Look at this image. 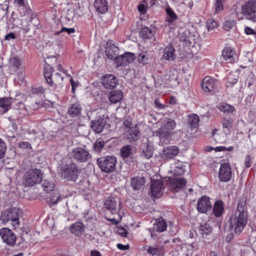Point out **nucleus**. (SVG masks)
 Instances as JSON below:
<instances>
[{
  "label": "nucleus",
  "instance_id": "nucleus-27",
  "mask_svg": "<svg viewBox=\"0 0 256 256\" xmlns=\"http://www.w3.org/2000/svg\"><path fill=\"white\" fill-rule=\"evenodd\" d=\"M106 124V120L102 118H100L97 120L91 121L92 128L95 132L98 134H100L102 131Z\"/></svg>",
  "mask_w": 256,
  "mask_h": 256
},
{
  "label": "nucleus",
  "instance_id": "nucleus-36",
  "mask_svg": "<svg viewBox=\"0 0 256 256\" xmlns=\"http://www.w3.org/2000/svg\"><path fill=\"white\" fill-rule=\"evenodd\" d=\"M128 136L127 138L130 141H136L138 138V135L140 134L138 128L137 126L130 128L128 130H125Z\"/></svg>",
  "mask_w": 256,
  "mask_h": 256
},
{
  "label": "nucleus",
  "instance_id": "nucleus-48",
  "mask_svg": "<svg viewBox=\"0 0 256 256\" xmlns=\"http://www.w3.org/2000/svg\"><path fill=\"white\" fill-rule=\"evenodd\" d=\"M224 0H216L214 4L216 13L220 12L224 9L223 4Z\"/></svg>",
  "mask_w": 256,
  "mask_h": 256
},
{
  "label": "nucleus",
  "instance_id": "nucleus-47",
  "mask_svg": "<svg viewBox=\"0 0 256 256\" xmlns=\"http://www.w3.org/2000/svg\"><path fill=\"white\" fill-rule=\"evenodd\" d=\"M138 59L139 63L143 65L146 64L149 60L148 55L146 52L140 53L138 54Z\"/></svg>",
  "mask_w": 256,
  "mask_h": 256
},
{
  "label": "nucleus",
  "instance_id": "nucleus-8",
  "mask_svg": "<svg viewBox=\"0 0 256 256\" xmlns=\"http://www.w3.org/2000/svg\"><path fill=\"white\" fill-rule=\"evenodd\" d=\"M0 220L3 224L11 222L12 226H18L20 224L18 210L14 208L2 212Z\"/></svg>",
  "mask_w": 256,
  "mask_h": 256
},
{
  "label": "nucleus",
  "instance_id": "nucleus-18",
  "mask_svg": "<svg viewBox=\"0 0 256 256\" xmlns=\"http://www.w3.org/2000/svg\"><path fill=\"white\" fill-rule=\"evenodd\" d=\"M170 188L174 192H178L184 188L186 184V180L184 178H168Z\"/></svg>",
  "mask_w": 256,
  "mask_h": 256
},
{
  "label": "nucleus",
  "instance_id": "nucleus-11",
  "mask_svg": "<svg viewBox=\"0 0 256 256\" xmlns=\"http://www.w3.org/2000/svg\"><path fill=\"white\" fill-rule=\"evenodd\" d=\"M18 10L22 16H27L28 18H30V22L33 24L34 27V30L38 28L39 20L35 17L28 4H25L23 6L18 8Z\"/></svg>",
  "mask_w": 256,
  "mask_h": 256
},
{
  "label": "nucleus",
  "instance_id": "nucleus-15",
  "mask_svg": "<svg viewBox=\"0 0 256 256\" xmlns=\"http://www.w3.org/2000/svg\"><path fill=\"white\" fill-rule=\"evenodd\" d=\"M196 208L200 213H206L212 208V204L210 198L206 196L200 198L197 202Z\"/></svg>",
  "mask_w": 256,
  "mask_h": 256
},
{
  "label": "nucleus",
  "instance_id": "nucleus-44",
  "mask_svg": "<svg viewBox=\"0 0 256 256\" xmlns=\"http://www.w3.org/2000/svg\"><path fill=\"white\" fill-rule=\"evenodd\" d=\"M122 55L124 57L123 60L124 62L122 64H125L126 66L130 63L132 62L135 59V55L132 52H126Z\"/></svg>",
  "mask_w": 256,
  "mask_h": 256
},
{
  "label": "nucleus",
  "instance_id": "nucleus-14",
  "mask_svg": "<svg viewBox=\"0 0 256 256\" xmlns=\"http://www.w3.org/2000/svg\"><path fill=\"white\" fill-rule=\"evenodd\" d=\"M0 236L3 241L10 246H13L16 243V237L13 232L8 228L0 229Z\"/></svg>",
  "mask_w": 256,
  "mask_h": 256
},
{
  "label": "nucleus",
  "instance_id": "nucleus-26",
  "mask_svg": "<svg viewBox=\"0 0 256 256\" xmlns=\"http://www.w3.org/2000/svg\"><path fill=\"white\" fill-rule=\"evenodd\" d=\"M175 48L171 44H168L164 50L162 58L166 60H174L176 58Z\"/></svg>",
  "mask_w": 256,
  "mask_h": 256
},
{
  "label": "nucleus",
  "instance_id": "nucleus-5",
  "mask_svg": "<svg viewBox=\"0 0 256 256\" xmlns=\"http://www.w3.org/2000/svg\"><path fill=\"white\" fill-rule=\"evenodd\" d=\"M240 13L245 19L256 23V0H248L244 4Z\"/></svg>",
  "mask_w": 256,
  "mask_h": 256
},
{
  "label": "nucleus",
  "instance_id": "nucleus-42",
  "mask_svg": "<svg viewBox=\"0 0 256 256\" xmlns=\"http://www.w3.org/2000/svg\"><path fill=\"white\" fill-rule=\"evenodd\" d=\"M218 110L224 113H232L234 110V108L232 106L225 102H220L217 106Z\"/></svg>",
  "mask_w": 256,
  "mask_h": 256
},
{
  "label": "nucleus",
  "instance_id": "nucleus-23",
  "mask_svg": "<svg viewBox=\"0 0 256 256\" xmlns=\"http://www.w3.org/2000/svg\"><path fill=\"white\" fill-rule=\"evenodd\" d=\"M222 56L226 62H235L236 52L232 47L226 46L222 50Z\"/></svg>",
  "mask_w": 256,
  "mask_h": 256
},
{
  "label": "nucleus",
  "instance_id": "nucleus-30",
  "mask_svg": "<svg viewBox=\"0 0 256 256\" xmlns=\"http://www.w3.org/2000/svg\"><path fill=\"white\" fill-rule=\"evenodd\" d=\"M212 212L214 216L218 218H220L224 213V203L221 200H216L214 204Z\"/></svg>",
  "mask_w": 256,
  "mask_h": 256
},
{
  "label": "nucleus",
  "instance_id": "nucleus-37",
  "mask_svg": "<svg viewBox=\"0 0 256 256\" xmlns=\"http://www.w3.org/2000/svg\"><path fill=\"white\" fill-rule=\"evenodd\" d=\"M142 146V150L140 153V156L146 159H148L152 157L154 150L153 148L145 143H144Z\"/></svg>",
  "mask_w": 256,
  "mask_h": 256
},
{
  "label": "nucleus",
  "instance_id": "nucleus-57",
  "mask_svg": "<svg viewBox=\"0 0 256 256\" xmlns=\"http://www.w3.org/2000/svg\"><path fill=\"white\" fill-rule=\"evenodd\" d=\"M217 26V22L214 20H210L208 22V30H210V29H213Z\"/></svg>",
  "mask_w": 256,
  "mask_h": 256
},
{
  "label": "nucleus",
  "instance_id": "nucleus-17",
  "mask_svg": "<svg viewBox=\"0 0 256 256\" xmlns=\"http://www.w3.org/2000/svg\"><path fill=\"white\" fill-rule=\"evenodd\" d=\"M218 176L221 182H228L232 176L231 168L228 164L224 163L221 164Z\"/></svg>",
  "mask_w": 256,
  "mask_h": 256
},
{
  "label": "nucleus",
  "instance_id": "nucleus-63",
  "mask_svg": "<svg viewBox=\"0 0 256 256\" xmlns=\"http://www.w3.org/2000/svg\"><path fill=\"white\" fill-rule=\"evenodd\" d=\"M123 124L126 128V130H128L129 128H132V121L131 120L130 118H126L125 120H124Z\"/></svg>",
  "mask_w": 256,
  "mask_h": 256
},
{
  "label": "nucleus",
  "instance_id": "nucleus-50",
  "mask_svg": "<svg viewBox=\"0 0 256 256\" xmlns=\"http://www.w3.org/2000/svg\"><path fill=\"white\" fill-rule=\"evenodd\" d=\"M235 22L233 20H228L224 22L223 24V28L226 31L230 30L234 26Z\"/></svg>",
  "mask_w": 256,
  "mask_h": 256
},
{
  "label": "nucleus",
  "instance_id": "nucleus-7",
  "mask_svg": "<svg viewBox=\"0 0 256 256\" xmlns=\"http://www.w3.org/2000/svg\"><path fill=\"white\" fill-rule=\"evenodd\" d=\"M96 162L103 172L110 173L115 170L117 160L114 156H108L98 158Z\"/></svg>",
  "mask_w": 256,
  "mask_h": 256
},
{
  "label": "nucleus",
  "instance_id": "nucleus-19",
  "mask_svg": "<svg viewBox=\"0 0 256 256\" xmlns=\"http://www.w3.org/2000/svg\"><path fill=\"white\" fill-rule=\"evenodd\" d=\"M102 84L107 89L114 88L118 83V80L113 74H106L102 78Z\"/></svg>",
  "mask_w": 256,
  "mask_h": 256
},
{
  "label": "nucleus",
  "instance_id": "nucleus-55",
  "mask_svg": "<svg viewBox=\"0 0 256 256\" xmlns=\"http://www.w3.org/2000/svg\"><path fill=\"white\" fill-rule=\"evenodd\" d=\"M116 232L123 237H126L128 233L126 229L123 227H118L116 230Z\"/></svg>",
  "mask_w": 256,
  "mask_h": 256
},
{
  "label": "nucleus",
  "instance_id": "nucleus-9",
  "mask_svg": "<svg viewBox=\"0 0 256 256\" xmlns=\"http://www.w3.org/2000/svg\"><path fill=\"white\" fill-rule=\"evenodd\" d=\"M167 223L162 218L154 220L152 228H148L151 237L154 240H158V234L164 232L167 228Z\"/></svg>",
  "mask_w": 256,
  "mask_h": 256
},
{
  "label": "nucleus",
  "instance_id": "nucleus-45",
  "mask_svg": "<svg viewBox=\"0 0 256 256\" xmlns=\"http://www.w3.org/2000/svg\"><path fill=\"white\" fill-rule=\"evenodd\" d=\"M132 153V149L130 145L122 146L120 149L121 156L124 158H128Z\"/></svg>",
  "mask_w": 256,
  "mask_h": 256
},
{
  "label": "nucleus",
  "instance_id": "nucleus-62",
  "mask_svg": "<svg viewBox=\"0 0 256 256\" xmlns=\"http://www.w3.org/2000/svg\"><path fill=\"white\" fill-rule=\"evenodd\" d=\"M244 164L246 167L248 168L252 165L251 158L250 155H246L245 158Z\"/></svg>",
  "mask_w": 256,
  "mask_h": 256
},
{
  "label": "nucleus",
  "instance_id": "nucleus-20",
  "mask_svg": "<svg viewBox=\"0 0 256 256\" xmlns=\"http://www.w3.org/2000/svg\"><path fill=\"white\" fill-rule=\"evenodd\" d=\"M104 208L110 211L112 214L118 212L116 198L112 196L108 197L104 202Z\"/></svg>",
  "mask_w": 256,
  "mask_h": 256
},
{
  "label": "nucleus",
  "instance_id": "nucleus-16",
  "mask_svg": "<svg viewBox=\"0 0 256 256\" xmlns=\"http://www.w3.org/2000/svg\"><path fill=\"white\" fill-rule=\"evenodd\" d=\"M82 106L78 102L70 103L68 108V114L73 118H79L81 116Z\"/></svg>",
  "mask_w": 256,
  "mask_h": 256
},
{
  "label": "nucleus",
  "instance_id": "nucleus-49",
  "mask_svg": "<svg viewBox=\"0 0 256 256\" xmlns=\"http://www.w3.org/2000/svg\"><path fill=\"white\" fill-rule=\"evenodd\" d=\"M6 150V143L0 138V159L4 157Z\"/></svg>",
  "mask_w": 256,
  "mask_h": 256
},
{
  "label": "nucleus",
  "instance_id": "nucleus-64",
  "mask_svg": "<svg viewBox=\"0 0 256 256\" xmlns=\"http://www.w3.org/2000/svg\"><path fill=\"white\" fill-rule=\"evenodd\" d=\"M16 38L15 34L14 32H10L5 36L4 40H10Z\"/></svg>",
  "mask_w": 256,
  "mask_h": 256
},
{
  "label": "nucleus",
  "instance_id": "nucleus-60",
  "mask_svg": "<svg viewBox=\"0 0 256 256\" xmlns=\"http://www.w3.org/2000/svg\"><path fill=\"white\" fill-rule=\"evenodd\" d=\"M154 104L160 110L164 109L166 107L164 104H162L160 102V100L158 98H156L154 100Z\"/></svg>",
  "mask_w": 256,
  "mask_h": 256
},
{
  "label": "nucleus",
  "instance_id": "nucleus-46",
  "mask_svg": "<svg viewBox=\"0 0 256 256\" xmlns=\"http://www.w3.org/2000/svg\"><path fill=\"white\" fill-rule=\"evenodd\" d=\"M9 62L10 66L16 68L17 70L20 68L22 62L20 60L18 56H14L10 58Z\"/></svg>",
  "mask_w": 256,
  "mask_h": 256
},
{
  "label": "nucleus",
  "instance_id": "nucleus-4",
  "mask_svg": "<svg viewBox=\"0 0 256 256\" xmlns=\"http://www.w3.org/2000/svg\"><path fill=\"white\" fill-rule=\"evenodd\" d=\"M23 184L28 187L32 186L42 182V174L37 168H30L24 176Z\"/></svg>",
  "mask_w": 256,
  "mask_h": 256
},
{
  "label": "nucleus",
  "instance_id": "nucleus-29",
  "mask_svg": "<svg viewBox=\"0 0 256 256\" xmlns=\"http://www.w3.org/2000/svg\"><path fill=\"white\" fill-rule=\"evenodd\" d=\"M170 134L171 132L168 130L164 126H162L156 133V135L160 138V142L165 143L170 142Z\"/></svg>",
  "mask_w": 256,
  "mask_h": 256
},
{
  "label": "nucleus",
  "instance_id": "nucleus-32",
  "mask_svg": "<svg viewBox=\"0 0 256 256\" xmlns=\"http://www.w3.org/2000/svg\"><path fill=\"white\" fill-rule=\"evenodd\" d=\"M246 202V198L244 196H240L238 199L237 208L234 212L248 214Z\"/></svg>",
  "mask_w": 256,
  "mask_h": 256
},
{
  "label": "nucleus",
  "instance_id": "nucleus-34",
  "mask_svg": "<svg viewBox=\"0 0 256 256\" xmlns=\"http://www.w3.org/2000/svg\"><path fill=\"white\" fill-rule=\"evenodd\" d=\"M84 230L85 226L83 223L80 222H77L72 224L70 227V232L77 236L81 235Z\"/></svg>",
  "mask_w": 256,
  "mask_h": 256
},
{
  "label": "nucleus",
  "instance_id": "nucleus-54",
  "mask_svg": "<svg viewBox=\"0 0 256 256\" xmlns=\"http://www.w3.org/2000/svg\"><path fill=\"white\" fill-rule=\"evenodd\" d=\"M76 31L75 28H62L60 31L57 32L56 33L57 34H59L62 32H66L68 34H70Z\"/></svg>",
  "mask_w": 256,
  "mask_h": 256
},
{
  "label": "nucleus",
  "instance_id": "nucleus-13",
  "mask_svg": "<svg viewBox=\"0 0 256 256\" xmlns=\"http://www.w3.org/2000/svg\"><path fill=\"white\" fill-rule=\"evenodd\" d=\"M218 80L210 77H206L203 80L202 86L206 92L214 93L218 90Z\"/></svg>",
  "mask_w": 256,
  "mask_h": 256
},
{
  "label": "nucleus",
  "instance_id": "nucleus-35",
  "mask_svg": "<svg viewBox=\"0 0 256 256\" xmlns=\"http://www.w3.org/2000/svg\"><path fill=\"white\" fill-rule=\"evenodd\" d=\"M108 98L111 103L116 104L122 100L123 93L120 90H112L110 92Z\"/></svg>",
  "mask_w": 256,
  "mask_h": 256
},
{
  "label": "nucleus",
  "instance_id": "nucleus-56",
  "mask_svg": "<svg viewBox=\"0 0 256 256\" xmlns=\"http://www.w3.org/2000/svg\"><path fill=\"white\" fill-rule=\"evenodd\" d=\"M124 57L122 55L120 56H116V58L114 60L115 62L118 64V66H125V64H123L122 62H124Z\"/></svg>",
  "mask_w": 256,
  "mask_h": 256
},
{
  "label": "nucleus",
  "instance_id": "nucleus-10",
  "mask_svg": "<svg viewBox=\"0 0 256 256\" xmlns=\"http://www.w3.org/2000/svg\"><path fill=\"white\" fill-rule=\"evenodd\" d=\"M72 158L78 162H86L91 159L92 156L85 148L78 147L74 148L71 152Z\"/></svg>",
  "mask_w": 256,
  "mask_h": 256
},
{
  "label": "nucleus",
  "instance_id": "nucleus-59",
  "mask_svg": "<svg viewBox=\"0 0 256 256\" xmlns=\"http://www.w3.org/2000/svg\"><path fill=\"white\" fill-rule=\"evenodd\" d=\"M18 146L20 148L26 149L28 147L30 148V144L28 142H22L18 144Z\"/></svg>",
  "mask_w": 256,
  "mask_h": 256
},
{
  "label": "nucleus",
  "instance_id": "nucleus-2",
  "mask_svg": "<svg viewBox=\"0 0 256 256\" xmlns=\"http://www.w3.org/2000/svg\"><path fill=\"white\" fill-rule=\"evenodd\" d=\"M53 68L48 65L44 68V74L48 84L52 89L55 90L58 85L62 84L64 77L58 72L53 75Z\"/></svg>",
  "mask_w": 256,
  "mask_h": 256
},
{
  "label": "nucleus",
  "instance_id": "nucleus-25",
  "mask_svg": "<svg viewBox=\"0 0 256 256\" xmlns=\"http://www.w3.org/2000/svg\"><path fill=\"white\" fill-rule=\"evenodd\" d=\"M146 182L144 176H134L130 178V185L133 190L136 191L142 188Z\"/></svg>",
  "mask_w": 256,
  "mask_h": 256
},
{
  "label": "nucleus",
  "instance_id": "nucleus-22",
  "mask_svg": "<svg viewBox=\"0 0 256 256\" xmlns=\"http://www.w3.org/2000/svg\"><path fill=\"white\" fill-rule=\"evenodd\" d=\"M105 52L108 58L114 60L118 54V48L110 42H108L106 44Z\"/></svg>",
  "mask_w": 256,
  "mask_h": 256
},
{
  "label": "nucleus",
  "instance_id": "nucleus-43",
  "mask_svg": "<svg viewBox=\"0 0 256 256\" xmlns=\"http://www.w3.org/2000/svg\"><path fill=\"white\" fill-rule=\"evenodd\" d=\"M146 252L148 254L152 256H162V248L156 246H148L146 249Z\"/></svg>",
  "mask_w": 256,
  "mask_h": 256
},
{
  "label": "nucleus",
  "instance_id": "nucleus-52",
  "mask_svg": "<svg viewBox=\"0 0 256 256\" xmlns=\"http://www.w3.org/2000/svg\"><path fill=\"white\" fill-rule=\"evenodd\" d=\"M184 166L182 164H178L174 169V174L182 175L184 172Z\"/></svg>",
  "mask_w": 256,
  "mask_h": 256
},
{
  "label": "nucleus",
  "instance_id": "nucleus-33",
  "mask_svg": "<svg viewBox=\"0 0 256 256\" xmlns=\"http://www.w3.org/2000/svg\"><path fill=\"white\" fill-rule=\"evenodd\" d=\"M154 32L150 28L144 26L139 31V36L144 40H150L154 37Z\"/></svg>",
  "mask_w": 256,
  "mask_h": 256
},
{
  "label": "nucleus",
  "instance_id": "nucleus-51",
  "mask_svg": "<svg viewBox=\"0 0 256 256\" xmlns=\"http://www.w3.org/2000/svg\"><path fill=\"white\" fill-rule=\"evenodd\" d=\"M176 124L174 120L172 119H168L166 122L164 124V126L168 130H169L170 132L174 130L176 127Z\"/></svg>",
  "mask_w": 256,
  "mask_h": 256
},
{
  "label": "nucleus",
  "instance_id": "nucleus-28",
  "mask_svg": "<svg viewBox=\"0 0 256 256\" xmlns=\"http://www.w3.org/2000/svg\"><path fill=\"white\" fill-rule=\"evenodd\" d=\"M94 7L98 13L103 14L108 10V5L106 0H95Z\"/></svg>",
  "mask_w": 256,
  "mask_h": 256
},
{
  "label": "nucleus",
  "instance_id": "nucleus-53",
  "mask_svg": "<svg viewBox=\"0 0 256 256\" xmlns=\"http://www.w3.org/2000/svg\"><path fill=\"white\" fill-rule=\"evenodd\" d=\"M104 140H97L94 145V149L95 151L98 152H100L104 148Z\"/></svg>",
  "mask_w": 256,
  "mask_h": 256
},
{
  "label": "nucleus",
  "instance_id": "nucleus-6",
  "mask_svg": "<svg viewBox=\"0 0 256 256\" xmlns=\"http://www.w3.org/2000/svg\"><path fill=\"white\" fill-rule=\"evenodd\" d=\"M42 185L43 190L47 194V197L53 204H56L61 200L60 196L58 190L55 189V184L53 182L46 180L42 181Z\"/></svg>",
  "mask_w": 256,
  "mask_h": 256
},
{
  "label": "nucleus",
  "instance_id": "nucleus-21",
  "mask_svg": "<svg viewBox=\"0 0 256 256\" xmlns=\"http://www.w3.org/2000/svg\"><path fill=\"white\" fill-rule=\"evenodd\" d=\"M178 152L179 149L177 146H168L164 148L162 158L165 160H169L174 158Z\"/></svg>",
  "mask_w": 256,
  "mask_h": 256
},
{
  "label": "nucleus",
  "instance_id": "nucleus-38",
  "mask_svg": "<svg viewBox=\"0 0 256 256\" xmlns=\"http://www.w3.org/2000/svg\"><path fill=\"white\" fill-rule=\"evenodd\" d=\"M20 25L21 26L20 27V28L24 30V34L29 32L30 30H32L33 31L32 34H34L36 30V29L34 30V27L33 24L30 22V18H28V20H26V18L22 20Z\"/></svg>",
  "mask_w": 256,
  "mask_h": 256
},
{
  "label": "nucleus",
  "instance_id": "nucleus-1",
  "mask_svg": "<svg viewBox=\"0 0 256 256\" xmlns=\"http://www.w3.org/2000/svg\"><path fill=\"white\" fill-rule=\"evenodd\" d=\"M82 174V170L76 163L66 165L60 170L62 178L68 181L76 182Z\"/></svg>",
  "mask_w": 256,
  "mask_h": 256
},
{
  "label": "nucleus",
  "instance_id": "nucleus-41",
  "mask_svg": "<svg viewBox=\"0 0 256 256\" xmlns=\"http://www.w3.org/2000/svg\"><path fill=\"white\" fill-rule=\"evenodd\" d=\"M165 10L167 14L166 21L168 22L172 23L178 18L176 14L168 5L166 8Z\"/></svg>",
  "mask_w": 256,
  "mask_h": 256
},
{
  "label": "nucleus",
  "instance_id": "nucleus-3",
  "mask_svg": "<svg viewBox=\"0 0 256 256\" xmlns=\"http://www.w3.org/2000/svg\"><path fill=\"white\" fill-rule=\"evenodd\" d=\"M230 227L236 234H240L244 230L248 222V214L234 212L230 218Z\"/></svg>",
  "mask_w": 256,
  "mask_h": 256
},
{
  "label": "nucleus",
  "instance_id": "nucleus-58",
  "mask_svg": "<svg viewBox=\"0 0 256 256\" xmlns=\"http://www.w3.org/2000/svg\"><path fill=\"white\" fill-rule=\"evenodd\" d=\"M238 82V79L236 78H230L228 77V80L226 82V86H232L234 84H236Z\"/></svg>",
  "mask_w": 256,
  "mask_h": 256
},
{
  "label": "nucleus",
  "instance_id": "nucleus-31",
  "mask_svg": "<svg viewBox=\"0 0 256 256\" xmlns=\"http://www.w3.org/2000/svg\"><path fill=\"white\" fill-rule=\"evenodd\" d=\"M198 232L199 234L203 238H204L212 232V228L210 226L209 222L201 224L199 227Z\"/></svg>",
  "mask_w": 256,
  "mask_h": 256
},
{
  "label": "nucleus",
  "instance_id": "nucleus-61",
  "mask_svg": "<svg viewBox=\"0 0 256 256\" xmlns=\"http://www.w3.org/2000/svg\"><path fill=\"white\" fill-rule=\"evenodd\" d=\"M138 9L141 14H144L146 12V8L144 4H140L138 6Z\"/></svg>",
  "mask_w": 256,
  "mask_h": 256
},
{
  "label": "nucleus",
  "instance_id": "nucleus-40",
  "mask_svg": "<svg viewBox=\"0 0 256 256\" xmlns=\"http://www.w3.org/2000/svg\"><path fill=\"white\" fill-rule=\"evenodd\" d=\"M200 122L199 116L196 114H190L188 116V124L191 129H194L198 126Z\"/></svg>",
  "mask_w": 256,
  "mask_h": 256
},
{
  "label": "nucleus",
  "instance_id": "nucleus-12",
  "mask_svg": "<svg viewBox=\"0 0 256 256\" xmlns=\"http://www.w3.org/2000/svg\"><path fill=\"white\" fill-rule=\"evenodd\" d=\"M150 190L152 196L154 198H159L163 194L164 186L160 180H152Z\"/></svg>",
  "mask_w": 256,
  "mask_h": 256
},
{
  "label": "nucleus",
  "instance_id": "nucleus-39",
  "mask_svg": "<svg viewBox=\"0 0 256 256\" xmlns=\"http://www.w3.org/2000/svg\"><path fill=\"white\" fill-rule=\"evenodd\" d=\"M224 132L226 134L230 133V130L232 128L233 124V120L230 116H224L222 120Z\"/></svg>",
  "mask_w": 256,
  "mask_h": 256
},
{
  "label": "nucleus",
  "instance_id": "nucleus-24",
  "mask_svg": "<svg viewBox=\"0 0 256 256\" xmlns=\"http://www.w3.org/2000/svg\"><path fill=\"white\" fill-rule=\"evenodd\" d=\"M13 102L12 98L3 97L0 98V114H4L8 112L12 107Z\"/></svg>",
  "mask_w": 256,
  "mask_h": 256
}]
</instances>
